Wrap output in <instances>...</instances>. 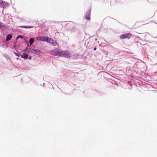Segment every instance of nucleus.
<instances>
[{"instance_id": "3", "label": "nucleus", "mask_w": 157, "mask_h": 157, "mask_svg": "<svg viewBox=\"0 0 157 157\" xmlns=\"http://www.w3.org/2000/svg\"><path fill=\"white\" fill-rule=\"evenodd\" d=\"M28 52H32L36 55H40L41 53V52L37 49L30 48L28 50Z\"/></svg>"}, {"instance_id": "13", "label": "nucleus", "mask_w": 157, "mask_h": 157, "mask_svg": "<svg viewBox=\"0 0 157 157\" xmlns=\"http://www.w3.org/2000/svg\"><path fill=\"white\" fill-rule=\"evenodd\" d=\"M14 53L15 54V55L16 56H18V57H19L20 56V54L17 53H16V52H14Z\"/></svg>"}, {"instance_id": "5", "label": "nucleus", "mask_w": 157, "mask_h": 157, "mask_svg": "<svg viewBox=\"0 0 157 157\" xmlns=\"http://www.w3.org/2000/svg\"><path fill=\"white\" fill-rule=\"evenodd\" d=\"M59 50L58 48H55L51 52V54L53 55L56 56L59 54Z\"/></svg>"}, {"instance_id": "15", "label": "nucleus", "mask_w": 157, "mask_h": 157, "mask_svg": "<svg viewBox=\"0 0 157 157\" xmlns=\"http://www.w3.org/2000/svg\"><path fill=\"white\" fill-rule=\"evenodd\" d=\"M21 37V35H19V36H17V38H18V37Z\"/></svg>"}, {"instance_id": "7", "label": "nucleus", "mask_w": 157, "mask_h": 157, "mask_svg": "<svg viewBox=\"0 0 157 157\" xmlns=\"http://www.w3.org/2000/svg\"><path fill=\"white\" fill-rule=\"evenodd\" d=\"M5 5L6 3L5 2H3L2 0H0V7L4 8Z\"/></svg>"}, {"instance_id": "8", "label": "nucleus", "mask_w": 157, "mask_h": 157, "mask_svg": "<svg viewBox=\"0 0 157 157\" xmlns=\"http://www.w3.org/2000/svg\"><path fill=\"white\" fill-rule=\"evenodd\" d=\"M12 37V35L10 34H8L6 37V41H8L10 40Z\"/></svg>"}, {"instance_id": "11", "label": "nucleus", "mask_w": 157, "mask_h": 157, "mask_svg": "<svg viewBox=\"0 0 157 157\" xmlns=\"http://www.w3.org/2000/svg\"><path fill=\"white\" fill-rule=\"evenodd\" d=\"M34 39L33 38H31L29 39V42L30 45H31L34 42Z\"/></svg>"}, {"instance_id": "4", "label": "nucleus", "mask_w": 157, "mask_h": 157, "mask_svg": "<svg viewBox=\"0 0 157 157\" xmlns=\"http://www.w3.org/2000/svg\"><path fill=\"white\" fill-rule=\"evenodd\" d=\"M132 35L129 33H126L124 34H122L120 36V38L122 39H129L132 36Z\"/></svg>"}, {"instance_id": "1", "label": "nucleus", "mask_w": 157, "mask_h": 157, "mask_svg": "<svg viewBox=\"0 0 157 157\" xmlns=\"http://www.w3.org/2000/svg\"><path fill=\"white\" fill-rule=\"evenodd\" d=\"M59 55L62 57L69 58L70 57L71 54L69 52L65 51L59 52Z\"/></svg>"}, {"instance_id": "9", "label": "nucleus", "mask_w": 157, "mask_h": 157, "mask_svg": "<svg viewBox=\"0 0 157 157\" xmlns=\"http://www.w3.org/2000/svg\"><path fill=\"white\" fill-rule=\"evenodd\" d=\"M21 57L25 59H27L28 57V55L27 54L24 53L23 55H21Z\"/></svg>"}, {"instance_id": "12", "label": "nucleus", "mask_w": 157, "mask_h": 157, "mask_svg": "<svg viewBox=\"0 0 157 157\" xmlns=\"http://www.w3.org/2000/svg\"><path fill=\"white\" fill-rule=\"evenodd\" d=\"M85 19H86L89 20L90 19V17L89 16H85Z\"/></svg>"}, {"instance_id": "10", "label": "nucleus", "mask_w": 157, "mask_h": 157, "mask_svg": "<svg viewBox=\"0 0 157 157\" xmlns=\"http://www.w3.org/2000/svg\"><path fill=\"white\" fill-rule=\"evenodd\" d=\"M20 27L21 28H33V27L32 26H21Z\"/></svg>"}, {"instance_id": "17", "label": "nucleus", "mask_w": 157, "mask_h": 157, "mask_svg": "<svg viewBox=\"0 0 157 157\" xmlns=\"http://www.w3.org/2000/svg\"><path fill=\"white\" fill-rule=\"evenodd\" d=\"M1 27V25H0V27Z\"/></svg>"}, {"instance_id": "14", "label": "nucleus", "mask_w": 157, "mask_h": 157, "mask_svg": "<svg viewBox=\"0 0 157 157\" xmlns=\"http://www.w3.org/2000/svg\"><path fill=\"white\" fill-rule=\"evenodd\" d=\"M29 59H32L31 56H29L28 58Z\"/></svg>"}, {"instance_id": "6", "label": "nucleus", "mask_w": 157, "mask_h": 157, "mask_svg": "<svg viewBox=\"0 0 157 157\" xmlns=\"http://www.w3.org/2000/svg\"><path fill=\"white\" fill-rule=\"evenodd\" d=\"M46 38L47 37L45 36H38L36 37V39L37 40L42 41H46Z\"/></svg>"}, {"instance_id": "2", "label": "nucleus", "mask_w": 157, "mask_h": 157, "mask_svg": "<svg viewBox=\"0 0 157 157\" xmlns=\"http://www.w3.org/2000/svg\"><path fill=\"white\" fill-rule=\"evenodd\" d=\"M46 41L52 44L53 46H57V44L56 41L50 38L47 37Z\"/></svg>"}, {"instance_id": "16", "label": "nucleus", "mask_w": 157, "mask_h": 157, "mask_svg": "<svg viewBox=\"0 0 157 157\" xmlns=\"http://www.w3.org/2000/svg\"><path fill=\"white\" fill-rule=\"evenodd\" d=\"M96 49H97V48H96L95 47V48H94V50H96Z\"/></svg>"}]
</instances>
